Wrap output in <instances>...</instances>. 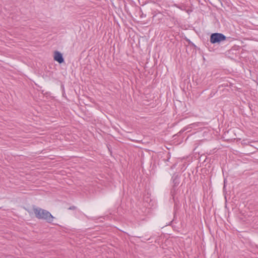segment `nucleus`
<instances>
[{"label": "nucleus", "instance_id": "obj_1", "mask_svg": "<svg viewBox=\"0 0 258 258\" xmlns=\"http://www.w3.org/2000/svg\"><path fill=\"white\" fill-rule=\"evenodd\" d=\"M34 212L37 218L46 220L48 222H52L53 217L46 210L40 208H35L34 209Z\"/></svg>", "mask_w": 258, "mask_h": 258}, {"label": "nucleus", "instance_id": "obj_4", "mask_svg": "<svg viewBox=\"0 0 258 258\" xmlns=\"http://www.w3.org/2000/svg\"><path fill=\"white\" fill-rule=\"evenodd\" d=\"M54 59L59 62V63H61L64 61V59L62 57V54L59 51H56L54 54Z\"/></svg>", "mask_w": 258, "mask_h": 258}, {"label": "nucleus", "instance_id": "obj_5", "mask_svg": "<svg viewBox=\"0 0 258 258\" xmlns=\"http://www.w3.org/2000/svg\"><path fill=\"white\" fill-rule=\"evenodd\" d=\"M176 187L172 186V188L171 190V195L172 197L173 200L175 199V195L176 194Z\"/></svg>", "mask_w": 258, "mask_h": 258}, {"label": "nucleus", "instance_id": "obj_2", "mask_svg": "<svg viewBox=\"0 0 258 258\" xmlns=\"http://www.w3.org/2000/svg\"><path fill=\"white\" fill-rule=\"evenodd\" d=\"M226 39V36L222 34L219 33H215L211 34L210 36V42L213 43H219L222 41L225 40Z\"/></svg>", "mask_w": 258, "mask_h": 258}, {"label": "nucleus", "instance_id": "obj_3", "mask_svg": "<svg viewBox=\"0 0 258 258\" xmlns=\"http://www.w3.org/2000/svg\"><path fill=\"white\" fill-rule=\"evenodd\" d=\"M171 182L173 184L172 186L177 187L180 182L179 176L177 173H174L172 178Z\"/></svg>", "mask_w": 258, "mask_h": 258}]
</instances>
